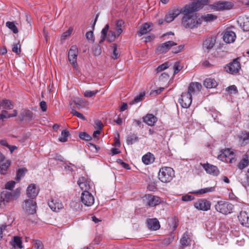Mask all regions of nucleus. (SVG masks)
Here are the masks:
<instances>
[{"label": "nucleus", "instance_id": "obj_22", "mask_svg": "<svg viewBox=\"0 0 249 249\" xmlns=\"http://www.w3.org/2000/svg\"><path fill=\"white\" fill-rule=\"evenodd\" d=\"M26 191L29 197L34 198L37 196L39 189L36 188L35 184H31L27 187Z\"/></svg>", "mask_w": 249, "mask_h": 249}, {"label": "nucleus", "instance_id": "obj_28", "mask_svg": "<svg viewBox=\"0 0 249 249\" xmlns=\"http://www.w3.org/2000/svg\"><path fill=\"white\" fill-rule=\"evenodd\" d=\"M216 41V38L215 37H211L206 39L203 42V47L210 50L214 46Z\"/></svg>", "mask_w": 249, "mask_h": 249}, {"label": "nucleus", "instance_id": "obj_4", "mask_svg": "<svg viewBox=\"0 0 249 249\" xmlns=\"http://www.w3.org/2000/svg\"><path fill=\"white\" fill-rule=\"evenodd\" d=\"M214 207L217 212L224 214H227L232 213L233 205L228 201L220 200L216 203Z\"/></svg>", "mask_w": 249, "mask_h": 249}, {"label": "nucleus", "instance_id": "obj_47", "mask_svg": "<svg viewBox=\"0 0 249 249\" xmlns=\"http://www.w3.org/2000/svg\"><path fill=\"white\" fill-rule=\"evenodd\" d=\"M99 92V90L97 89L93 91L88 90L84 91V95L85 97L90 98L95 96Z\"/></svg>", "mask_w": 249, "mask_h": 249}, {"label": "nucleus", "instance_id": "obj_43", "mask_svg": "<svg viewBox=\"0 0 249 249\" xmlns=\"http://www.w3.org/2000/svg\"><path fill=\"white\" fill-rule=\"evenodd\" d=\"M138 141V137L136 134H132L127 137L126 143L128 145H131Z\"/></svg>", "mask_w": 249, "mask_h": 249}, {"label": "nucleus", "instance_id": "obj_64", "mask_svg": "<svg viewBox=\"0 0 249 249\" xmlns=\"http://www.w3.org/2000/svg\"><path fill=\"white\" fill-rule=\"evenodd\" d=\"M40 108L43 111H46L47 110V104L45 101H41L40 103Z\"/></svg>", "mask_w": 249, "mask_h": 249}, {"label": "nucleus", "instance_id": "obj_46", "mask_svg": "<svg viewBox=\"0 0 249 249\" xmlns=\"http://www.w3.org/2000/svg\"><path fill=\"white\" fill-rule=\"evenodd\" d=\"M112 49L113 50V54L111 55V58L114 59H117L119 56V54L117 50V45L116 44H113Z\"/></svg>", "mask_w": 249, "mask_h": 249}, {"label": "nucleus", "instance_id": "obj_42", "mask_svg": "<svg viewBox=\"0 0 249 249\" xmlns=\"http://www.w3.org/2000/svg\"><path fill=\"white\" fill-rule=\"evenodd\" d=\"M6 26L10 29L14 33H18V29L16 26L14 22L7 21L6 23Z\"/></svg>", "mask_w": 249, "mask_h": 249}, {"label": "nucleus", "instance_id": "obj_20", "mask_svg": "<svg viewBox=\"0 0 249 249\" xmlns=\"http://www.w3.org/2000/svg\"><path fill=\"white\" fill-rule=\"evenodd\" d=\"M223 40L227 43L233 42L236 39L235 33L231 30L226 31L223 36Z\"/></svg>", "mask_w": 249, "mask_h": 249}, {"label": "nucleus", "instance_id": "obj_17", "mask_svg": "<svg viewBox=\"0 0 249 249\" xmlns=\"http://www.w3.org/2000/svg\"><path fill=\"white\" fill-rule=\"evenodd\" d=\"M177 45V43L173 41H168L165 43L161 44L158 48L157 51L159 53L167 52L170 48Z\"/></svg>", "mask_w": 249, "mask_h": 249}, {"label": "nucleus", "instance_id": "obj_37", "mask_svg": "<svg viewBox=\"0 0 249 249\" xmlns=\"http://www.w3.org/2000/svg\"><path fill=\"white\" fill-rule=\"evenodd\" d=\"M191 241V240L188 233L187 232L184 233L180 239L181 245L185 247L188 246L190 244Z\"/></svg>", "mask_w": 249, "mask_h": 249}, {"label": "nucleus", "instance_id": "obj_9", "mask_svg": "<svg viewBox=\"0 0 249 249\" xmlns=\"http://www.w3.org/2000/svg\"><path fill=\"white\" fill-rule=\"evenodd\" d=\"M81 200L86 206H91L94 203V198L89 191H84L81 194Z\"/></svg>", "mask_w": 249, "mask_h": 249}, {"label": "nucleus", "instance_id": "obj_58", "mask_svg": "<svg viewBox=\"0 0 249 249\" xmlns=\"http://www.w3.org/2000/svg\"><path fill=\"white\" fill-rule=\"evenodd\" d=\"M169 67L168 63H164L163 64H162L161 65H160L157 68V72H160L167 68H168Z\"/></svg>", "mask_w": 249, "mask_h": 249}, {"label": "nucleus", "instance_id": "obj_23", "mask_svg": "<svg viewBox=\"0 0 249 249\" xmlns=\"http://www.w3.org/2000/svg\"><path fill=\"white\" fill-rule=\"evenodd\" d=\"M148 228L153 231H157L160 228V223L157 218H151L147 220Z\"/></svg>", "mask_w": 249, "mask_h": 249}, {"label": "nucleus", "instance_id": "obj_52", "mask_svg": "<svg viewBox=\"0 0 249 249\" xmlns=\"http://www.w3.org/2000/svg\"><path fill=\"white\" fill-rule=\"evenodd\" d=\"M15 184V181H10L5 184V188L7 190H12L14 188Z\"/></svg>", "mask_w": 249, "mask_h": 249}, {"label": "nucleus", "instance_id": "obj_49", "mask_svg": "<svg viewBox=\"0 0 249 249\" xmlns=\"http://www.w3.org/2000/svg\"><path fill=\"white\" fill-rule=\"evenodd\" d=\"M226 90L229 92L230 94H236L238 93V90L235 85H232L228 87Z\"/></svg>", "mask_w": 249, "mask_h": 249}, {"label": "nucleus", "instance_id": "obj_54", "mask_svg": "<svg viewBox=\"0 0 249 249\" xmlns=\"http://www.w3.org/2000/svg\"><path fill=\"white\" fill-rule=\"evenodd\" d=\"M12 51L17 54H19L20 53V45L19 43L13 45L12 47Z\"/></svg>", "mask_w": 249, "mask_h": 249}, {"label": "nucleus", "instance_id": "obj_38", "mask_svg": "<svg viewBox=\"0 0 249 249\" xmlns=\"http://www.w3.org/2000/svg\"><path fill=\"white\" fill-rule=\"evenodd\" d=\"M124 22L122 20H118L115 23V30L118 36H120L123 32L122 26Z\"/></svg>", "mask_w": 249, "mask_h": 249}, {"label": "nucleus", "instance_id": "obj_14", "mask_svg": "<svg viewBox=\"0 0 249 249\" xmlns=\"http://www.w3.org/2000/svg\"><path fill=\"white\" fill-rule=\"evenodd\" d=\"M207 173L213 175V176H217L219 174V171L218 168L213 165L207 163H200Z\"/></svg>", "mask_w": 249, "mask_h": 249}, {"label": "nucleus", "instance_id": "obj_36", "mask_svg": "<svg viewBox=\"0 0 249 249\" xmlns=\"http://www.w3.org/2000/svg\"><path fill=\"white\" fill-rule=\"evenodd\" d=\"M151 30V29L150 25L149 24L145 23L140 28V30L138 32V34L140 36H141L142 35L146 34L148 32L150 31Z\"/></svg>", "mask_w": 249, "mask_h": 249}, {"label": "nucleus", "instance_id": "obj_12", "mask_svg": "<svg viewBox=\"0 0 249 249\" xmlns=\"http://www.w3.org/2000/svg\"><path fill=\"white\" fill-rule=\"evenodd\" d=\"M181 13V9L178 8H173L169 10L165 17V21L166 22H171L174 20Z\"/></svg>", "mask_w": 249, "mask_h": 249}, {"label": "nucleus", "instance_id": "obj_7", "mask_svg": "<svg viewBox=\"0 0 249 249\" xmlns=\"http://www.w3.org/2000/svg\"><path fill=\"white\" fill-rule=\"evenodd\" d=\"M192 102V96L189 92L183 93L179 99V103L181 106L185 108L190 107Z\"/></svg>", "mask_w": 249, "mask_h": 249}, {"label": "nucleus", "instance_id": "obj_31", "mask_svg": "<svg viewBox=\"0 0 249 249\" xmlns=\"http://www.w3.org/2000/svg\"><path fill=\"white\" fill-rule=\"evenodd\" d=\"M10 165L9 160H5V159L0 162V174L4 175Z\"/></svg>", "mask_w": 249, "mask_h": 249}, {"label": "nucleus", "instance_id": "obj_15", "mask_svg": "<svg viewBox=\"0 0 249 249\" xmlns=\"http://www.w3.org/2000/svg\"><path fill=\"white\" fill-rule=\"evenodd\" d=\"M36 204L33 200H26L24 201V209L29 214H34L36 212Z\"/></svg>", "mask_w": 249, "mask_h": 249}, {"label": "nucleus", "instance_id": "obj_19", "mask_svg": "<svg viewBox=\"0 0 249 249\" xmlns=\"http://www.w3.org/2000/svg\"><path fill=\"white\" fill-rule=\"evenodd\" d=\"M202 88L201 85L198 82H192L190 83L187 92H189L191 95H195L198 93Z\"/></svg>", "mask_w": 249, "mask_h": 249}, {"label": "nucleus", "instance_id": "obj_21", "mask_svg": "<svg viewBox=\"0 0 249 249\" xmlns=\"http://www.w3.org/2000/svg\"><path fill=\"white\" fill-rule=\"evenodd\" d=\"M240 223L246 227H249V214L246 211H241L238 216Z\"/></svg>", "mask_w": 249, "mask_h": 249}, {"label": "nucleus", "instance_id": "obj_32", "mask_svg": "<svg viewBox=\"0 0 249 249\" xmlns=\"http://www.w3.org/2000/svg\"><path fill=\"white\" fill-rule=\"evenodd\" d=\"M154 160L155 157L154 155L150 153L146 154L142 157V161L146 165H148L153 163L154 161Z\"/></svg>", "mask_w": 249, "mask_h": 249}, {"label": "nucleus", "instance_id": "obj_18", "mask_svg": "<svg viewBox=\"0 0 249 249\" xmlns=\"http://www.w3.org/2000/svg\"><path fill=\"white\" fill-rule=\"evenodd\" d=\"M48 205L51 209L55 212H58L63 208L62 203L58 199H53L48 202Z\"/></svg>", "mask_w": 249, "mask_h": 249}, {"label": "nucleus", "instance_id": "obj_35", "mask_svg": "<svg viewBox=\"0 0 249 249\" xmlns=\"http://www.w3.org/2000/svg\"><path fill=\"white\" fill-rule=\"evenodd\" d=\"M11 245L15 249H21L22 241L21 238L18 236H15L10 242Z\"/></svg>", "mask_w": 249, "mask_h": 249}, {"label": "nucleus", "instance_id": "obj_62", "mask_svg": "<svg viewBox=\"0 0 249 249\" xmlns=\"http://www.w3.org/2000/svg\"><path fill=\"white\" fill-rule=\"evenodd\" d=\"M118 162L120 163L123 168L126 169H129V165L127 163L124 162L122 160H119Z\"/></svg>", "mask_w": 249, "mask_h": 249}, {"label": "nucleus", "instance_id": "obj_45", "mask_svg": "<svg viewBox=\"0 0 249 249\" xmlns=\"http://www.w3.org/2000/svg\"><path fill=\"white\" fill-rule=\"evenodd\" d=\"M23 119H25L28 121H30L33 118V113L29 110H25L23 113Z\"/></svg>", "mask_w": 249, "mask_h": 249}, {"label": "nucleus", "instance_id": "obj_44", "mask_svg": "<svg viewBox=\"0 0 249 249\" xmlns=\"http://www.w3.org/2000/svg\"><path fill=\"white\" fill-rule=\"evenodd\" d=\"M249 159L247 156L243 158L238 164V168L243 169L249 165Z\"/></svg>", "mask_w": 249, "mask_h": 249}, {"label": "nucleus", "instance_id": "obj_26", "mask_svg": "<svg viewBox=\"0 0 249 249\" xmlns=\"http://www.w3.org/2000/svg\"><path fill=\"white\" fill-rule=\"evenodd\" d=\"M217 16L212 14H205L199 17V19L201 21V24L203 21L206 23L212 22L217 19Z\"/></svg>", "mask_w": 249, "mask_h": 249}, {"label": "nucleus", "instance_id": "obj_24", "mask_svg": "<svg viewBox=\"0 0 249 249\" xmlns=\"http://www.w3.org/2000/svg\"><path fill=\"white\" fill-rule=\"evenodd\" d=\"M238 22L244 31H249V17H240Z\"/></svg>", "mask_w": 249, "mask_h": 249}, {"label": "nucleus", "instance_id": "obj_16", "mask_svg": "<svg viewBox=\"0 0 249 249\" xmlns=\"http://www.w3.org/2000/svg\"><path fill=\"white\" fill-rule=\"evenodd\" d=\"M77 184L83 192L89 191L91 186L90 181L84 177L79 178L77 181Z\"/></svg>", "mask_w": 249, "mask_h": 249}, {"label": "nucleus", "instance_id": "obj_40", "mask_svg": "<svg viewBox=\"0 0 249 249\" xmlns=\"http://www.w3.org/2000/svg\"><path fill=\"white\" fill-rule=\"evenodd\" d=\"M109 28V25L108 24H107L105 25L104 28L102 30L100 42L104 41L105 40V39L107 38Z\"/></svg>", "mask_w": 249, "mask_h": 249}, {"label": "nucleus", "instance_id": "obj_34", "mask_svg": "<svg viewBox=\"0 0 249 249\" xmlns=\"http://www.w3.org/2000/svg\"><path fill=\"white\" fill-rule=\"evenodd\" d=\"M215 187H208L196 190L193 192V193L196 195H203L205 194L213 192L215 191Z\"/></svg>", "mask_w": 249, "mask_h": 249}, {"label": "nucleus", "instance_id": "obj_51", "mask_svg": "<svg viewBox=\"0 0 249 249\" xmlns=\"http://www.w3.org/2000/svg\"><path fill=\"white\" fill-rule=\"evenodd\" d=\"M71 113L73 115H74L83 120H86V118L84 117V116L82 113L76 111L74 108H71Z\"/></svg>", "mask_w": 249, "mask_h": 249}, {"label": "nucleus", "instance_id": "obj_10", "mask_svg": "<svg viewBox=\"0 0 249 249\" xmlns=\"http://www.w3.org/2000/svg\"><path fill=\"white\" fill-rule=\"evenodd\" d=\"M144 200L145 203L150 207L157 206L161 202L160 198L159 197L152 195H145L144 197Z\"/></svg>", "mask_w": 249, "mask_h": 249}, {"label": "nucleus", "instance_id": "obj_63", "mask_svg": "<svg viewBox=\"0 0 249 249\" xmlns=\"http://www.w3.org/2000/svg\"><path fill=\"white\" fill-rule=\"evenodd\" d=\"M35 249H43V246L39 241H36L35 245Z\"/></svg>", "mask_w": 249, "mask_h": 249}, {"label": "nucleus", "instance_id": "obj_1", "mask_svg": "<svg viewBox=\"0 0 249 249\" xmlns=\"http://www.w3.org/2000/svg\"><path fill=\"white\" fill-rule=\"evenodd\" d=\"M208 0H200L185 5L181 9L183 15L181 23L186 28L193 29L201 25L199 17L195 13L208 3Z\"/></svg>", "mask_w": 249, "mask_h": 249}, {"label": "nucleus", "instance_id": "obj_60", "mask_svg": "<svg viewBox=\"0 0 249 249\" xmlns=\"http://www.w3.org/2000/svg\"><path fill=\"white\" fill-rule=\"evenodd\" d=\"M184 48L183 45H179L178 47L174 48L173 51V53H178L183 51Z\"/></svg>", "mask_w": 249, "mask_h": 249}, {"label": "nucleus", "instance_id": "obj_11", "mask_svg": "<svg viewBox=\"0 0 249 249\" xmlns=\"http://www.w3.org/2000/svg\"><path fill=\"white\" fill-rule=\"evenodd\" d=\"M194 206L198 210L206 211L210 209L211 203L206 199H200L195 203Z\"/></svg>", "mask_w": 249, "mask_h": 249}, {"label": "nucleus", "instance_id": "obj_27", "mask_svg": "<svg viewBox=\"0 0 249 249\" xmlns=\"http://www.w3.org/2000/svg\"><path fill=\"white\" fill-rule=\"evenodd\" d=\"M144 123L149 126H154L157 121V118L152 114H148L143 118Z\"/></svg>", "mask_w": 249, "mask_h": 249}, {"label": "nucleus", "instance_id": "obj_57", "mask_svg": "<svg viewBox=\"0 0 249 249\" xmlns=\"http://www.w3.org/2000/svg\"><path fill=\"white\" fill-rule=\"evenodd\" d=\"M72 31L70 29L66 31V32H64L63 34L61 36V39L62 40H64L67 39V37L70 36V35L71 34Z\"/></svg>", "mask_w": 249, "mask_h": 249}, {"label": "nucleus", "instance_id": "obj_55", "mask_svg": "<svg viewBox=\"0 0 249 249\" xmlns=\"http://www.w3.org/2000/svg\"><path fill=\"white\" fill-rule=\"evenodd\" d=\"M86 36L88 41H91L92 42H93L94 41L93 33L92 31L88 32L86 34Z\"/></svg>", "mask_w": 249, "mask_h": 249}, {"label": "nucleus", "instance_id": "obj_56", "mask_svg": "<svg viewBox=\"0 0 249 249\" xmlns=\"http://www.w3.org/2000/svg\"><path fill=\"white\" fill-rule=\"evenodd\" d=\"M181 68L182 67L180 66L179 62H175L173 66V69L174 71V74H175L177 73L181 70Z\"/></svg>", "mask_w": 249, "mask_h": 249}, {"label": "nucleus", "instance_id": "obj_25", "mask_svg": "<svg viewBox=\"0 0 249 249\" xmlns=\"http://www.w3.org/2000/svg\"><path fill=\"white\" fill-rule=\"evenodd\" d=\"M18 115V111L16 109H14L12 113H8V111L6 110H2L1 113H0V122L4 121L5 119H8L12 117L17 116Z\"/></svg>", "mask_w": 249, "mask_h": 249}, {"label": "nucleus", "instance_id": "obj_50", "mask_svg": "<svg viewBox=\"0 0 249 249\" xmlns=\"http://www.w3.org/2000/svg\"><path fill=\"white\" fill-rule=\"evenodd\" d=\"M145 93L144 91H142L139 94V95L136 96L134 99V103H139L143 99V97L145 96Z\"/></svg>", "mask_w": 249, "mask_h": 249}, {"label": "nucleus", "instance_id": "obj_8", "mask_svg": "<svg viewBox=\"0 0 249 249\" xmlns=\"http://www.w3.org/2000/svg\"><path fill=\"white\" fill-rule=\"evenodd\" d=\"M78 54V50L76 46L73 45L71 47L68 53V58L70 63L76 67L77 65V57Z\"/></svg>", "mask_w": 249, "mask_h": 249}, {"label": "nucleus", "instance_id": "obj_48", "mask_svg": "<svg viewBox=\"0 0 249 249\" xmlns=\"http://www.w3.org/2000/svg\"><path fill=\"white\" fill-rule=\"evenodd\" d=\"M26 171L27 170L24 168L18 169L16 175V180L18 182L20 180L21 178L24 176Z\"/></svg>", "mask_w": 249, "mask_h": 249}, {"label": "nucleus", "instance_id": "obj_2", "mask_svg": "<svg viewBox=\"0 0 249 249\" xmlns=\"http://www.w3.org/2000/svg\"><path fill=\"white\" fill-rule=\"evenodd\" d=\"M19 191L16 190L13 192H9L6 190L1 192L0 196V207L3 208L6 204L16 199L19 195Z\"/></svg>", "mask_w": 249, "mask_h": 249}, {"label": "nucleus", "instance_id": "obj_41", "mask_svg": "<svg viewBox=\"0 0 249 249\" xmlns=\"http://www.w3.org/2000/svg\"><path fill=\"white\" fill-rule=\"evenodd\" d=\"M119 36L117 35V33H115L114 31H110L107 34V38L109 42H112L115 41L116 38Z\"/></svg>", "mask_w": 249, "mask_h": 249}, {"label": "nucleus", "instance_id": "obj_30", "mask_svg": "<svg viewBox=\"0 0 249 249\" xmlns=\"http://www.w3.org/2000/svg\"><path fill=\"white\" fill-rule=\"evenodd\" d=\"M2 107L4 110H9L13 108V103L8 99H3L0 102V107Z\"/></svg>", "mask_w": 249, "mask_h": 249}, {"label": "nucleus", "instance_id": "obj_5", "mask_svg": "<svg viewBox=\"0 0 249 249\" xmlns=\"http://www.w3.org/2000/svg\"><path fill=\"white\" fill-rule=\"evenodd\" d=\"M217 158L224 162L231 163L234 159V154L231 149H226L221 151Z\"/></svg>", "mask_w": 249, "mask_h": 249}, {"label": "nucleus", "instance_id": "obj_3", "mask_svg": "<svg viewBox=\"0 0 249 249\" xmlns=\"http://www.w3.org/2000/svg\"><path fill=\"white\" fill-rule=\"evenodd\" d=\"M175 177V172L173 168L169 167L161 168L158 174L159 179L162 182H170Z\"/></svg>", "mask_w": 249, "mask_h": 249}, {"label": "nucleus", "instance_id": "obj_6", "mask_svg": "<svg viewBox=\"0 0 249 249\" xmlns=\"http://www.w3.org/2000/svg\"><path fill=\"white\" fill-rule=\"evenodd\" d=\"M226 69V71L231 74L237 73L241 69V64L239 58L233 59L232 62L227 65Z\"/></svg>", "mask_w": 249, "mask_h": 249}, {"label": "nucleus", "instance_id": "obj_61", "mask_svg": "<svg viewBox=\"0 0 249 249\" xmlns=\"http://www.w3.org/2000/svg\"><path fill=\"white\" fill-rule=\"evenodd\" d=\"M194 199V197L190 195H185L182 196V200L183 201H190Z\"/></svg>", "mask_w": 249, "mask_h": 249}, {"label": "nucleus", "instance_id": "obj_53", "mask_svg": "<svg viewBox=\"0 0 249 249\" xmlns=\"http://www.w3.org/2000/svg\"><path fill=\"white\" fill-rule=\"evenodd\" d=\"M79 137L80 139L86 141H89L91 139V136L86 132H81L80 133Z\"/></svg>", "mask_w": 249, "mask_h": 249}, {"label": "nucleus", "instance_id": "obj_39", "mask_svg": "<svg viewBox=\"0 0 249 249\" xmlns=\"http://www.w3.org/2000/svg\"><path fill=\"white\" fill-rule=\"evenodd\" d=\"M70 136L69 131L64 130L61 132V136L59 138V141L64 142L67 141L68 137Z\"/></svg>", "mask_w": 249, "mask_h": 249}, {"label": "nucleus", "instance_id": "obj_29", "mask_svg": "<svg viewBox=\"0 0 249 249\" xmlns=\"http://www.w3.org/2000/svg\"><path fill=\"white\" fill-rule=\"evenodd\" d=\"M239 142L242 146L249 143V132H244L239 136Z\"/></svg>", "mask_w": 249, "mask_h": 249}, {"label": "nucleus", "instance_id": "obj_59", "mask_svg": "<svg viewBox=\"0 0 249 249\" xmlns=\"http://www.w3.org/2000/svg\"><path fill=\"white\" fill-rule=\"evenodd\" d=\"M174 239V237L171 235L169 237L165 238V239L163 240V244L165 246H167L173 241Z\"/></svg>", "mask_w": 249, "mask_h": 249}, {"label": "nucleus", "instance_id": "obj_13", "mask_svg": "<svg viewBox=\"0 0 249 249\" xmlns=\"http://www.w3.org/2000/svg\"><path fill=\"white\" fill-rule=\"evenodd\" d=\"M233 4L230 2L219 1L212 5V8L216 11L229 10L232 8Z\"/></svg>", "mask_w": 249, "mask_h": 249}, {"label": "nucleus", "instance_id": "obj_33", "mask_svg": "<svg viewBox=\"0 0 249 249\" xmlns=\"http://www.w3.org/2000/svg\"><path fill=\"white\" fill-rule=\"evenodd\" d=\"M217 82L213 78H206L203 82L204 86L206 88H214L217 86Z\"/></svg>", "mask_w": 249, "mask_h": 249}]
</instances>
